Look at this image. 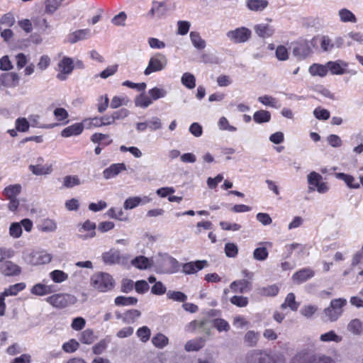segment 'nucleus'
<instances>
[{
  "label": "nucleus",
  "mask_w": 363,
  "mask_h": 363,
  "mask_svg": "<svg viewBox=\"0 0 363 363\" xmlns=\"http://www.w3.org/2000/svg\"><path fill=\"white\" fill-rule=\"evenodd\" d=\"M347 304L344 298H338L331 300L328 307L324 309L323 313L327 320L336 321L343 313V308Z\"/></svg>",
  "instance_id": "1"
},
{
  "label": "nucleus",
  "mask_w": 363,
  "mask_h": 363,
  "mask_svg": "<svg viewBox=\"0 0 363 363\" xmlns=\"http://www.w3.org/2000/svg\"><path fill=\"white\" fill-rule=\"evenodd\" d=\"M244 279L233 281L230 288L234 293L244 294L251 291L254 274L247 269L242 271Z\"/></svg>",
  "instance_id": "2"
},
{
  "label": "nucleus",
  "mask_w": 363,
  "mask_h": 363,
  "mask_svg": "<svg viewBox=\"0 0 363 363\" xmlns=\"http://www.w3.org/2000/svg\"><path fill=\"white\" fill-rule=\"evenodd\" d=\"M45 301L52 307L62 309L74 304L77 302V298L74 295L60 293L47 297Z\"/></svg>",
  "instance_id": "3"
},
{
  "label": "nucleus",
  "mask_w": 363,
  "mask_h": 363,
  "mask_svg": "<svg viewBox=\"0 0 363 363\" xmlns=\"http://www.w3.org/2000/svg\"><path fill=\"white\" fill-rule=\"evenodd\" d=\"M91 284L98 291L106 292L113 288L115 282L109 274L101 272L91 277Z\"/></svg>",
  "instance_id": "4"
},
{
  "label": "nucleus",
  "mask_w": 363,
  "mask_h": 363,
  "mask_svg": "<svg viewBox=\"0 0 363 363\" xmlns=\"http://www.w3.org/2000/svg\"><path fill=\"white\" fill-rule=\"evenodd\" d=\"M167 64V59L166 56L162 53H157L150 59L144 74L149 75L152 72L161 71L166 67Z\"/></svg>",
  "instance_id": "5"
},
{
  "label": "nucleus",
  "mask_w": 363,
  "mask_h": 363,
  "mask_svg": "<svg viewBox=\"0 0 363 363\" xmlns=\"http://www.w3.org/2000/svg\"><path fill=\"white\" fill-rule=\"evenodd\" d=\"M226 36L234 43H243L250 40L252 32L249 28L242 26L229 30L226 33Z\"/></svg>",
  "instance_id": "6"
},
{
  "label": "nucleus",
  "mask_w": 363,
  "mask_h": 363,
  "mask_svg": "<svg viewBox=\"0 0 363 363\" xmlns=\"http://www.w3.org/2000/svg\"><path fill=\"white\" fill-rule=\"evenodd\" d=\"M322 176L315 172H312L308 175V182L309 184L310 191L317 190L320 194L325 193L328 191V186L326 182L322 181Z\"/></svg>",
  "instance_id": "7"
},
{
  "label": "nucleus",
  "mask_w": 363,
  "mask_h": 363,
  "mask_svg": "<svg viewBox=\"0 0 363 363\" xmlns=\"http://www.w3.org/2000/svg\"><path fill=\"white\" fill-rule=\"evenodd\" d=\"M74 68V62L71 57H63L57 65V78L60 81L67 79L69 74H70Z\"/></svg>",
  "instance_id": "8"
},
{
  "label": "nucleus",
  "mask_w": 363,
  "mask_h": 363,
  "mask_svg": "<svg viewBox=\"0 0 363 363\" xmlns=\"http://www.w3.org/2000/svg\"><path fill=\"white\" fill-rule=\"evenodd\" d=\"M246 363H273L270 355L262 350H255L247 354Z\"/></svg>",
  "instance_id": "9"
},
{
  "label": "nucleus",
  "mask_w": 363,
  "mask_h": 363,
  "mask_svg": "<svg viewBox=\"0 0 363 363\" xmlns=\"http://www.w3.org/2000/svg\"><path fill=\"white\" fill-rule=\"evenodd\" d=\"M167 11L168 9L166 4V1H153L152 7L146 16L150 18H162L166 16Z\"/></svg>",
  "instance_id": "10"
},
{
  "label": "nucleus",
  "mask_w": 363,
  "mask_h": 363,
  "mask_svg": "<svg viewBox=\"0 0 363 363\" xmlns=\"http://www.w3.org/2000/svg\"><path fill=\"white\" fill-rule=\"evenodd\" d=\"M311 52L309 43L306 40H301L296 42L293 48V54L299 59H305Z\"/></svg>",
  "instance_id": "11"
},
{
  "label": "nucleus",
  "mask_w": 363,
  "mask_h": 363,
  "mask_svg": "<svg viewBox=\"0 0 363 363\" xmlns=\"http://www.w3.org/2000/svg\"><path fill=\"white\" fill-rule=\"evenodd\" d=\"M0 272L6 277H15L21 273V267L10 260L0 264Z\"/></svg>",
  "instance_id": "12"
},
{
  "label": "nucleus",
  "mask_w": 363,
  "mask_h": 363,
  "mask_svg": "<svg viewBox=\"0 0 363 363\" xmlns=\"http://www.w3.org/2000/svg\"><path fill=\"white\" fill-rule=\"evenodd\" d=\"M314 275L315 272L311 268L305 267L296 272L292 275V280L294 283L301 284L313 277Z\"/></svg>",
  "instance_id": "13"
},
{
  "label": "nucleus",
  "mask_w": 363,
  "mask_h": 363,
  "mask_svg": "<svg viewBox=\"0 0 363 363\" xmlns=\"http://www.w3.org/2000/svg\"><path fill=\"white\" fill-rule=\"evenodd\" d=\"M44 160L40 157L37 159V164L29 165L30 171L35 175H45L49 174L52 171V167L51 164H43Z\"/></svg>",
  "instance_id": "14"
},
{
  "label": "nucleus",
  "mask_w": 363,
  "mask_h": 363,
  "mask_svg": "<svg viewBox=\"0 0 363 363\" xmlns=\"http://www.w3.org/2000/svg\"><path fill=\"white\" fill-rule=\"evenodd\" d=\"M207 265L206 260H197L196 262H189L182 266V271L186 274H191L201 270Z\"/></svg>",
  "instance_id": "15"
},
{
  "label": "nucleus",
  "mask_w": 363,
  "mask_h": 363,
  "mask_svg": "<svg viewBox=\"0 0 363 363\" xmlns=\"http://www.w3.org/2000/svg\"><path fill=\"white\" fill-rule=\"evenodd\" d=\"M84 128V123H76L64 128L61 131L60 135L63 138L77 136L79 135L83 132Z\"/></svg>",
  "instance_id": "16"
},
{
  "label": "nucleus",
  "mask_w": 363,
  "mask_h": 363,
  "mask_svg": "<svg viewBox=\"0 0 363 363\" xmlns=\"http://www.w3.org/2000/svg\"><path fill=\"white\" fill-rule=\"evenodd\" d=\"M126 169L124 163H115L110 165L103 171V176L106 179H109L116 177L122 171Z\"/></svg>",
  "instance_id": "17"
},
{
  "label": "nucleus",
  "mask_w": 363,
  "mask_h": 363,
  "mask_svg": "<svg viewBox=\"0 0 363 363\" xmlns=\"http://www.w3.org/2000/svg\"><path fill=\"white\" fill-rule=\"evenodd\" d=\"M328 71L332 74L341 75L345 73L347 64L343 61H329L327 62Z\"/></svg>",
  "instance_id": "18"
},
{
  "label": "nucleus",
  "mask_w": 363,
  "mask_h": 363,
  "mask_svg": "<svg viewBox=\"0 0 363 363\" xmlns=\"http://www.w3.org/2000/svg\"><path fill=\"white\" fill-rule=\"evenodd\" d=\"M52 259L50 254L44 252H35L31 255L30 263L33 265H40L49 263Z\"/></svg>",
  "instance_id": "19"
},
{
  "label": "nucleus",
  "mask_w": 363,
  "mask_h": 363,
  "mask_svg": "<svg viewBox=\"0 0 363 363\" xmlns=\"http://www.w3.org/2000/svg\"><path fill=\"white\" fill-rule=\"evenodd\" d=\"M205 342V340L202 337L190 340L186 342L184 349L189 352H197L204 347Z\"/></svg>",
  "instance_id": "20"
},
{
  "label": "nucleus",
  "mask_w": 363,
  "mask_h": 363,
  "mask_svg": "<svg viewBox=\"0 0 363 363\" xmlns=\"http://www.w3.org/2000/svg\"><path fill=\"white\" fill-rule=\"evenodd\" d=\"M254 29L256 34L262 38H269L274 34V29L268 24H257Z\"/></svg>",
  "instance_id": "21"
},
{
  "label": "nucleus",
  "mask_w": 363,
  "mask_h": 363,
  "mask_svg": "<svg viewBox=\"0 0 363 363\" xmlns=\"http://www.w3.org/2000/svg\"><path fill=\"white\" fill-rule=\"evenodd\" d=\"M308 71L312 76L324 77L328 72V65L326 64L325 65H323L321 64L313 63L309 67Z\"/></svg>",
  "instance_id": "22"
},
{
  "label": "nucleus",
  "mask_w": 363,
  "mask_h": 363,
  "mask_svg": "<svg viewBox=\"0 0 363 363\" xmlns=\"http://www.w3.org/2000/svg\"><path fill=\"white\" fill-rule=\"evenodd\" d=\"M21 191V186L19 184H11L6 186L4 191L3 194L7 199H16Z\"/></svg>",
  "instance_id": "23"
},
{
  "label": "nucleus",
  "mask_w": 363,
  "mask_h": 363,
  "mask_svg": "<svg viewBox=\"0 0 363 363\" xmlns=\"http://www.w3.org/2000/svg\"><path fill=\"white\" fill-rule=\"evenodd\" d=\"M102 259L106 264H113L120 262L121 256L118 250H111L102 255Z\"/></svg>",
  "instance_id": "24"
},
{
  "label": "nucleus",
  "mask_w": 363,
  "mask_h": 363,
  "mask_svg": "<svg viewBox=\"0 0 363 363\" xmlns=\"http://www.w3.org/2000/svg\"><path fill=\"white\" fill-rule=\"evenodd\" d=\"M269 2L267 0H247L246 6L248 9L253 11H262L267 7Z\"/></svg>",
  "instance_id": "25"
},
{
  "label": "nucleus",
  "mask_w": 363,
  "mask_h": 363,
  "mask_svg": "<svg viewBox=\"0 0 363 363\" xmlns=\"http://www.w3.org/2000/svg\"><path fill=\"white\" fill-rule=\"evenodd\" d=\"M281 309L289 308L293 311H296L299 307V303L296 301V296L294 293H289L283 303L281 305Z\"/></svg>",
  "instance_id": "26"
},
{
  "label": "nucleus",
  "mask_w": 363,
  "mask_h": 363,
  "mask_svg": "<svg viewBox=\"0 0 363 363\" xmlns=\"http://www.w3.org/2000/svg\"><path fill=\"white\" fill-rule=\"evenodd\" d=\"M90 36V30L88 28L77 30L69 35V42L75 43L77 41L86 39Z\"/></svg>",
  "instance_id": "27"
},
{
  "label": "nucleus",
  "mask_w": 363,
  "mask_h": 363,
  "mask_svg": "<svg viewBox=\"0 0 363 363\" xmlns=\"http://www.w3.org/2000/svg\"><path fill=\"white\" fill-rule=\"evenodd\" d=\"M272 116L269 111L266 110H259L255 112L253 120L256 123H268L271 121Z\"/></svg>",
  "instance_id": "28"
},
{
  "label": "nucleus",
  "mask_w": 363,
  "mask_h": 363,
  "mask_svg": "<svg viewBox=\"0 0 363 363\" xmlns=\"http://www.w3.org/2000/svg\"><path fill=\"white\" fill-rule=\"evenodd\" d=\"M337 178L344 181L347 186L350 189H359L360 185L355 181L353 176L345 173H337L336 175Z\"/></svg>",
  "instance_id": "29"
},
{
  "label": "nucleus",
  "mask_w": 363,
  "mask_h": 363,
  "mask_svg": "<svg viewBox=\"0 0 363 363\" xmlns=\"http://www.w3.org/2000/svg\"><path fill=\"white\" fill-rule=\"evenodd\" d=\"M152 343L155 347L162 349L169 344V339L164 334L158 333L152 337Z\"/></svg>",
  "instance_id": "30"
},
{
  "label": "nucleus",
  "mask_w": 363,
  "mask_h": 363,
  "mask_svg": "<svg viewBox=\"0 0 363 363\" xmlns=\"http://www.w3.org/2000/svg\"><path fill=\"white\" fill-rule=\"evenodd\" d=\"M26 288V284L23 282L11 285L9 288L4 289L2 293H0L4 297L9 296H16L20 291H23Z\"/></svg>",
  "instance_id": "31"
},
{
  "label": "nucleus",
  "mask_w": 363,
  "mask_h": 363,
  "mask_svg": "<svg viewBox=\"0 0 363 363\" xmlns=\"http://www.w3.org/2000/svg\"><path fill=\"white\" fill-rule=\"evenodd\" d=\"M257 291L258 294L262 296H275L278 294L279 289L276 284H272L260 287Z\"/></svg>",
  "instance_id": "32"
},
{
  "label": "nucleus",
  "mask_w": 363,
  "mask_h": 363,
  "mask_svg": "<svg viewBox=\"0 0 363 363\" xmlns=\"http://www.w3.org/2000/svg\"><path fill=\"white\" fill-rule=\"evenodd\" d=\"M65 0H45V13L47 14H53L61 6Z\"/></svg>",
  "instance_id": "33"
},
{
  "label": "nucleus",
  "mask_w": 363,
  "mask_h": 363,
  "mask_svg": "<svg viewBox=\"0 0 363 363\" xmlns=\"http://www.w3.org/2000/svg\"><path fill=\"white\" fill-rule=\"evenodd\" d=\"M259 339V332H255L254 330H249L245 335L244 342L249 347H255L257 345Z\"/></svg>",
  "instance_id": "34"
},
{
  "label": "nucleus",
  "mask_w": 363,
  "mask_h": 363,
  "mask_svg": "<svg viewBox=\"0 0 363 363\" xmlns=\"http://www.w3.org/2000/svg\"><path fill=\"white\" fill-rule=\"evenodd\" d=\"M131 264L139 269H146L150 264L148 258L144 256H138L131 261Z\"/></svg>",
  "instance_id": "35"
},
{
  "label": "nucleus",
  "mask_w": 363,
  "mask_h": 363,
  "mask_svg": "<svg viewBox=\"0 0 363 363\" xmlns=\"http://www.w3.org/2000/svg\"><path fill=\"white\" fill-rule=\"evenodd\" d=\"M141 313L137 309H130L123 313V322L124 323H134L135 320L139 318Z\"/></svg>",
  "instance_id": "36"
},
{
  "label": "nucleus",
  "mask_w": 363,
  "mask_h": 363,
  "mask_svg": "<svg viewBox=\"0 0 363 363\" xmlns=\"http://www.w3.org/2000/svg\"><path fill=\"white\" fill-rule=\"evenodd\" d=\"M96 336L94 330L90 328L84 330L80 335L79 341L83 344L90 345L94 342Z\"/></svg>",
  "instance_id": "37"
},
{
  "label": "nucleus",
  "mask_w": 363,
  "mask_h": 363,
  "mask_svg": "<svg viewBox=\"0 0 363 363\" xmlns=\"http://www.w3.org/2000/svg\"><path fill=\"white\" fill-rule=\"evenodd\" d=\"M2 81L5 86H16L18 83V76L15 72H9L2 75Z\"/></svg>",
  "instance_id": "38"
},
{
  "label": "nucleus",
  "mask_w": 363,
  "mask_h": 363,
  "mask_svg": "<svg viewBox=\"0 0 363 363\" xmlns=\"http://www.w3.org/2000/svg\"><path fill=\"white\" fill-rule=\"evenodd\" d=\"M347 330L354 335H360L363 331V323L359 319H353L348 323Z\"/></svg>",
  "instance_id": "39"
},
{
  "label": "nucleus",
  "mask_w": 363,
  "mask_h": 363,
  "mask_svg": "<svg viewBox=\"0 0 363 363\" xmlns=\"http://www.w3.org/2000/svg\"><path fill=\"white\" fill-rule=\"evenodd\" d=\"M190 39L193 45L199 49L203 50L206 47V41L201 38L200 34L196 31H191L190 33Z\"/></svg>",
  "instance_id": "40"
},
{
  "label": "nucleus",
  "mask_w": 363,
  "mask_h": 363,
  "mask_svg": "<svg viewBox=\"0 0 363 363\" xmlns=\"http://www.w3.org/2000/svg\"><path fill=\"white\" fill-rule=\"evenodd\" d=\"M340 19L342 22L347 23H357V19L355 15L347 9H342L339 11Z\"/></svg>",
  "instance_id": "41"
},
{
  "label": "nucleus",
  "mask_w": 363,
  "mask_h": 363,
  "mask_svg": "<svg viewBox=\"0 0 363 363\" xmlns=\"http://www.w3.org/2000/svg\"><path fill=\"white\" fill-rule=\"evenodd\" d=\"M114 303L116 306H134L138 303V298L133 296H119L115 298Z\"/></svg>",
  "instance_id": "42"
},
{
  "label": "nucleus",
  "mask_w": 363,
  "mask_h": 363,
  "mask_svg": "<svg viewBox=\"0 0 363 363\" xmlns=\"http://www.w3.org/2000/svg\"><path fill=\"white\" fill-rule=\"evenodd\" d=\"M53 114L56 119L61 122V124L65 125L68 123L67 119L69 117V113L65 108H56L53 111Z\"/></svg>",
  "instance_id": "43"
},
{
  "label": "nucleus",
  "mask_w": 363,
  "mask_h": 363,
  "mask_svg": "<svg viewBox=\"0 0 363 363\" xmlns=\"http://www.w3.org/2000/svg\"><path fill=\"white\" fill-rule=\"evenodd\" d=\"M50 277L55 283H62L68 279V274L62 270L55 269L50 273Z\"/></svg>",
  "instance_id": "44"
},
{
  "label": "nucleus",
  "mask_w": 363,
  "mask_h": 363,
  "mask_svg": "<svg viewBox=\"0 0 363 363\" xmlns=\"http://www.w3.org/2000/svg\"><path fill=\"white\" fill-rule=\"evenodd\" d=\"M182 83L189 89H194L196 86L195 77L189 72H186L182 77Z\"/></svg>",
  "instance_id": "45"
},
{
  "label": "nucleus",
  "mask_w": 363,
  "mask_h": 363,
  "mask_svg": "<svg viewBox=\"0 0 363 363\" xmlns=\"http://www.w3.org/2000/svg\"><path fill=\"white\" fill-rule=\"evenodd\" d=\"M136 335L141 342H147L150 338L151 330L147 326H143L137 330Z\"/></svg>",
  "instance_id": "46"
},
{
  "label": "nucleus",
  "mask_w": 363,
  "mask_h": 363,
  "mask_svg": "<svg viewBox=\"0 0 363 363\" xmlns=\"http://www.w3.org/2000/svg\"><path fill=\"white\" fill-rule=\"evenodd\" d=\"M57 229V224L55 220L46 218L42 221L40 230L43 232H53Z\"/></svg>",
  "instance_id": "47"
},
{
  "label": "nucleus",
  "mask_w": 363,
  "mask_h": 363,
  "mask_svg": "<svg viewBox=\"0 0 363 363\" xmlns=\"http://www.w3.org/2000/svg\"><path fill=\"white\" fill-rule=\"evenodd\" d=\"M152 103V101L150 97L145 94H140L135 100V106L141 108H147Z\"/></svg>",
  "instance_id": "48"
},
{
  "label": "nucleus",
  "mask_w": 363,
  "mask_h": 363,
  "mask_svg": "<svg viewBox=\"0 0 363 363\" xmlns=\"http://www.w3.org/2000/svg\"><path fill=\"white\" fill-rule=\"evenodd\" d=\"M320 340L323 342H340L342 341V337L337 335L335 331L330 330L328 333L322 334L320 337Z\"/></svg>",
  "instance_id": "49"
},
{
  "label": "nucleus",
  "mask_w": 363,
  "mask_h": 363,
  "mask_svg": "<svg viewBox=\"0 0 363 363\" xmlns=\"http://www.w3.org/2000/svg\"><path fill=\"white\" fill-rule=\"evenodd\" d=\"M15 128L18 132L26 133L29 130L30 123L26 118H18L15 121Z\"/></svg>",
  "instance_id": "50"
},
{
  "label": "nucleus",
  "mask_w": 363,
  "mask_h": 363,
  "mask_svg": "<svg viewBox=\"0 0 363 363\" xmlns=\"http://www.w3.org/2000/svg\"><path fill=\"white\" fill-rule=\"evenodd\" d=\"M269 255V252L265 247H257L253 252V257L258 261L265 260Z\"/></svg>",
  "instance_id": "51"
},
{
  "label": "nucleus",
  "mask_w": 363,
  "mask_h": 363,
  "mask_svg": "<svg viewBox=\"0 0 363 363\" xmlns=\"http://www.w3.org/2000/svg\"><path fill=\"white\" fill-rule=\"evenodd\" d=\"M167 296L168 298L179 302H185L187 299L186 295L182 291H169Z\"/></svg>",
  "instance_id": "52"
},
{
  "label": "nucleus",
  "mask_w": 363,
  "mask_h": 363,
  "mask_svg": "<svg viewBox=\"0 0 363 363\" xmlns=\"http://www.w3.org/2000/svg\"><path fill=\"white\" fill-rule=\"evenodd\" d=\"M232 304L238 307H245L248 304V298L242 296H233L230 298Z\"/></svg>",
  "instance_id": "53"
},
{
  "label": "nucleus",
  "mask_w": 363,
  "mask_h": 363,
  "mask_svg": "<svg viewBox=\"0 0 363 363\" xmlns=\"http://www.w3.org/2000/svg\"><path fill=\"white\" fill-rule=\"evenodd\" d=\"M83 123L86 125V128H100L103 126L100 117L95 116L90 118H86Z\"/></svg>",
  "instance_id": "54"
},
{
  "label": "nucleus",
  "mask_w": 363,
  "mask_h": 363,
  "mask_svg": "<svg viewBox=\"0 0 363 363\" xmlns=\"http://www.w3.org/2000/svg\"><path fill=\"white\" fill-rule=\"evenodd\" d=\"M22 227L19 223H12L9 228V235L13 238H18L22 235Z\"/></svg>",
  "instance_id": "55"
},
{
  "label": "nucleus",
  "mask_w": 363,
  "mask_h": 363,
  "mask_svg": "<svg viewBox=\"0 0 363 363\" xmlns=\"http://www.w3.org/2000/svg\"><path fill=\"white\" fill-rule=\"evenodd\" d=\"M142 201V199L138 196H133L128 198L124 202L125 209H133L137 207Z\"/></svg>",
  "instance_id": "56"
},
{
  "label": "nucleus",
  "mask_w": 363,
  "mask_h": 363,
  "mask_svg": "<svg viewBox=\"0 0 363 363\" xmlns=\"http://www.w3.org/2000/svg\"><path fill=\"white\" fill-rule=\"evenodd\" d=\"M150 99L154 101L163 98L166 95V91L163 89L154 87L148 91Z\"/></svg>",
  "instance_id": "57"
},
{
  "label": "nucleus",
  "mask_w": 363,
  "mask_h": 363,
  "mask_svg": "<svg viewBox=\"0 0 363 363\" xmlns=\"http://www.w3.org/2000/svg\"><path fill=\"white\" fill-rule=\"evenodd\" d=\"M79 346V342L76 340L71 339L63 344L62 349L66 352L72 353L75 352L78 349Z\"/></svg>",
  "instance_id": "58"
},
{
  "label": "nucleus",
  "mask_w": 363,
  "mask_h": 363,
  "mask_svg": "<svg viewBox=\"0 0 363 363\" xmlns=\"http://www.w3.org/2000/svg\"><path fill=\"white\" fill-rule=\"evenodd\" d=\"M15 255V252L11 248L5 247H0V262L1 264L4 262L5 259L12 258Z\"/></svg>",
  "instance_id": "59"
},
{
  "label": "nucleus",
  "mask_w": 363,
  "mask_h": 363,
  "mask_svg": "<svg viewBox=\"0 0 363 363\" xmlns=\"http://www.w3.org/2000/svg\"><path fill=\"white\" fill-rule=\"evenodd\" d=\"M225 253L228 257H235L238 253L237 245L233 242H228L225 245Z\"/></svg>",
  "instance_id": "60"
},
{
  "label": "nucleus",
  "mask_w": 363,
  "mask_h": 363,
  "mask_svg": "<svg viewBox=\"0 0 363 363\" xmlns=\"http://www.w3.org/2000/svg\"><path fill=\"white\" fill-rule=\"evenodd\" d=\"M213 326L219 331H228L230 330V325L228 323L222 318L215 319L213 321Z\"/></svg>",
  "instance_id": "61"
},
{
  "label": "nucleus",
  "mask_w": 363,
  "mask_h": 363,
  "mask_svg": "<svg viewBox=\"0 0 363 363\" xmlns=\"http://www.w3.org/2000/svg\"><path fill=\"white\" fill-rule=\"evenodd\" d=\"M79 184H80V181L77 176H66L64 178V187L72 188Z\"/></svg>",
  "instance_id": "62"
},
{
  "label": "nucleus",
  "mask_w": 363,
  "mask_h": 363,
  "mask_svg": "<svg viewBox=\"0 0 363 363\" xmlns=\"http://www.w3.org/2000/svg\"><path fill=\"white\" fill-rule=\"evenodd\" d=\"M276 57L280 61H285L289 58V52L284 45L277 46L275 52Z\"/></svg>",
  "instance_id": "63"
},
{
  "label": "nucleus",
  "mask_w": 363,
  "mask_h": 363,
  "mask_svg": "<svg viewBox=\"0 0 363 363\" xmlns=\"http://www.w3.org/2000/svg\"><path fill=\"white\" fill-rule=\"evenodd\" d=\"M307 363H333V359L325 355H313Z\"/></svg>",
  "instance_id": "64"
}]
</instances>
